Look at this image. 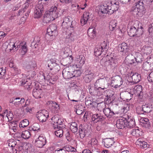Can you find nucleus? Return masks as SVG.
Returning a JSON list of instances; mask_svg holds the SVG:
<instances>
[{
	"label": "nucleus",
	"instance_id": "obj_42",
	"mask_svg": "<svg viewBox=\"0 0 153 153\" xmlns=\"http://www.w3.org/2000/svg\"><path fill=\"white\" fill-rule=\"evenodd\" d=\"M134 132H135L134 136H135L136 138L142 134V132L140 131L137 127H134Z\"/></svg>",
	"mask_w": 153,
	"mask_h": 153
},
{
	"label": "nucleus",
	"instance_id": "obj_33",
	"mask_svg": "<svg viewBox=\"0 0 153 153\" xmlns=\"http://www.w3.org/2000/svg\"><path fill=\"white\" fill-rule=\"evenodd\" d=\"M50 75H47L46 77V80H49L50 82V83H51L52 84H54L55 82L57 80V77L56 76L55 77H50Z\"/></svg>",
	"mask_w": 153,
	"mask_h": 153
},
{
	"label": "nucleus",
	"instance_id": "obj_54",
	"mask_svg": "<svg viewBox=\"0 0 153 153\" xmlns=\"http://www.w3.org/2000/svg\"><path fill=\"white\" fill-rule=\"evenodd\" d=\"M142 140V138H139L137 139V141L135 142V144L137 147H140V146H141V142Z\"/></svg>",
	"mask_w": 153,
	"mask_h": 153
},
{
	"label": "nucleus",
	"instance_id": "obj_26",
	"mask_svg": "<svg viewBox=\"0 0 153 153\" xmlns=\"http://www.w3.org/2000/svg\"><path fill=\"white\" fill-rule=\"evenodd\" d=\"M135 55L136 56V57H134V59L136 61V63L138 64H141L142 62V55L140 53L138 52H136L135 53Z\"/></svg>",
	"mask_w": 153,
	"mask_h": 153
},
{
	"label": "nucleus",
	"instance_id": "obj_53",
	"mask_svg": "<svg viewBox=\"0 0 153 153\" xmlns=\"http://www.w3.org/2000/svg\"><path fill=\"white\" fill-rule=\"evenodd\" d=\"M79 135L81 138H83L85 136V133L83 129L79 128Z\"/></svg>",
	"mask_w": 153,
	"mask_h": 153
},
{
	"label": "nucleus",
	"instance_id": "obj_12",
	"mask_svg": "<svg viewBox=\"0 0 153 153\" xmlns=\"http://www.w3.org/2000/svg\"><path fill=\"white\" fill-rule=\"evenodd\" d=\"M73 57L72 56H66V58H64L62 60V64L65 66H69L73 62Z\"/></svg>",
	"mask_w": 153,
	"mask_h": 153
},
{
	"label": "nucleus",
	"instance_id": "obj_8",
	"mask_svg": "<svg viewBox=\"0 0 153 153\" xmlns=\"http://www.w3.org/2000/svg\"><path fill=\"white\" fill-rule=\"evenodd\" d=\"M84 80L86 83L90 82L94 77V72L89 70H87L85 72Z\"/></svg>",
	"mask_w": 153,
	"mask_h": 153
},
{
	"label": "nucleus",
	"instance_id": "obj_28",
	"mask_svg": "<svg viewBox=\"0 0 153 153\" xmlns=\"http://www.w3.org/2000/svg\"><path fill=\"white\" fill-rule=\"evenodd\" d=\"M52 110L53 111L54 113H57L59 110V105L54 102H52Z\"/></svg>",
	"mask_w": 153,
	"mask_h": 153
},
{
	"label": "nucleus",
	"instance_id": "obj_64",
	"mask_svg": "<svg viewBox=\"0 0 153 153\" xmlns=\"http://www.w3.org/2000/svg\"><path fill=\"white\" fill-rule=\"evenodd\" d=\"M60 1L62 3L65 4H69L71 3L73 0H60Z\"/></svg>",
	"mask_w": 153,
	"mask_h": 153
},
{
	"label": "nucleus",
	"instance_id": "obj_27",
	"mask_svg": "<svg viewBox=\"0 0 153 153\" xmlns=\"http://www.w3.org/2000/svg\"><path fill=\"white\" fill-rule=\"evenodd\" d=\"M152 49L151 47L149 46H144L142 49V51L144 53H146V54H150L152 51Z\"/></svg>",
	"mask_w": 153,
	"mask_h": 153
},
{
	"label": "nucleus",
	"instance_id": "obj_55",
	"mask_svg": "<svg viewBox=\"0 0 153 153\" xmlns=\"http://www.w3.org/2000/svg\"><path fill=\"white\" fill-rule=\"evenodd\" d=\"M147 144L146 142L144 141H143L142 140L141 142V146H140V148L141 149H144L147 147Z\"/></svg>",
	"mask_w": 153,
	"mask_h": 153
},
{
	"label": "nucleus",
	"instance_id": "obj_34",
	"mask_svg": "<svg viewBox=\"0 0 153 153\" xmlns=\"http://www.w3.org/2000/svg\"><path fill=\"white\" fill-rule=\"evenodd\" d=\"M43 12L41 11L40 10H34V17L35 18H39L42 15V14Z\"/></svg>",
	"mask_w": 153,
	"mask_h": 153
},
{
	"label": "nucleus",
	"instance_id": "obj_61",
	"mask_svg": "<svg viewBox=\"0 0 153 153\" xmlns=\"http://www.w3.org/2000/svg\"><path fill=\"white\" fill-rule=\"evenodd\" d=\"M16 142L15 141H13L12 142L10 141L8 145L9 146H11L12 147H14L16 144Z\"/></svg>",
	"mask_w": 153,
	"mask_h": 153
},
{
	"label": "nucleus",
	"instance_id": "obj_58",
	"mask_svg": "<svg viewBox=\"0 0 153 153\" xmlns=\"http://www.w3.org/2000/svg\"><path fill=\"white\" fill-rule=\"evenodd\" d=\"M39 125L38 124L35 123L33 124L32 129L34 131H37L39 129Z\"/></svg>",
	"mask_w": 153,
	"mask_h": 153
},
{
	"label": "nucleus",
	"instance_id": "obj_48",
	"mask_svg": "<svg viewBox=\"0 0 153 153\" xmlns=\"http://www.w3.org/2000/svg\"><path fill=\"white\" fill-rule=\"evenodd\" d=\"M36 145L39 148H42L43 147L46 143V142H42L39 141L37 140H36Z\"/></svg>",
	"mask_w": 153,
	"mask_h": 153
},
{
	"label": "nucleus",
	"instance_id": "obj_6",
	"mask_svg": "<svg viewBox=\"0 0 153 153\" xmlns=\"http://www.w3.org/2000/svg\"><path fill=\"white\" fill-rule=\"evenodd\" d=\"M57 26L55 24L51 25L47 29V34L51 36H55L57 34Z\"/></svg>",
	"mask_w": 153,
	"mask_h": 153
},
{
	"label": "nucleus",
	"instance_id": "obj_2",
	"mask_svg": "<svg viewBox=\"0 0 153 153\" xmlns=\"http://www.w3.org/2000/svg\"><path fill=\"white\" fill-rule=\"evenodd\" d=\"M58 14L57 7L55 6H52L49 11L44 14L43 19L44 22L48 23L54 20L58 17Z\"/></svg>",
	"mask_w": 153,
	"mask_h": 153
},
{
	"label": "nucleus",
	"instance_id": "obj_32",
	"mask_svg": "<svg viewBox=\"0 0 153 153\" xmlns=\"http://www.w3.org/2000/svg\"><path fill=\"white\" fill-rule=\"evenodd\" d=\"M85 57L82 55H80L79 57L77 58V61L79 62V64L80 66H82L85 63Z\"/></svg>",
	"mask_w": 153,
	"mask_h": 153
},
{
	"label": "nucleus",
	"instance_id": "obj_52",
	"mask_svg": "<svg viewBox=\"0 0 153 153\" xmlns=\"http://www.w3.org/2000/svg\"><path fill=\"white\" fill-rule=\"evenodd\" d=\"M21 82L22 85H23L24 87L27 86L28 85H30V83L29 82L28 83V82L27 79H22Z\"/></svg>",
	"mask_w": 153,
	"mask_h": 153
},
{
	"label": "nucleus",
	"instance_id": "obj_9",
	"mask_svg": "<svg viewBox=\"0 0 153 153\" xmlns=\"http://www.w3.org/2000/svg\"><path fill=\"white\" fill-rule=\"evenodd\" d=\"M139 1L135 3L136 4L134 6V12H141L145 10L144 4L143 1Z\"/></svg>",
	"mask_w": 153,
	"mask_h": 153
},
{
	"label": "nucleus",
	"instance_id": "obj_35",
	"mask_svg": "<svg viewBox=\"0 0 153 153\" xmlns=\"http://www.w3.org/2000/svg\"><path fill=\"white\" fill-rule=\"evenodd\" d=\"M55 123L57 124V125L56 126H55L54 127V128L55 129H56L62 128V127H63V126H62L63 123L62 120L61 119L59 118V119L57 120V122H56Z\"/></svg>",
	"mask_w": 153,
	"mask_h": 153
},
{
	"label": "nucleus",
	"instance_id": "obj_50",
	"mask_svg": "<svg viewBox=\"0 0 153 153\" xmlns=\"http://www.w3.org/2000/svg\"><path fill=\"white\" fill-rule=\"evenodd\" d=\"M148 30L151 35H153V23H151L149 25Z\"/></svg>",
	"mask_w": 153,
	"mask_h": 153
},
{
	"label": "nucleus",
	"instance_id": "obj_49",
	"mask_svg": "<svg viewBox=\"0 0 153 153\" xmlns=\"http://www.w3.org/2000/svg\"><path fill=\"white\" fill-rule=\"evenodd\" d=\"M63 147L62 149L58 148L56 150H55L53 152V153H66V152L65 149H64Z\"/></svg>",
	"mask_w": 153,
	"mask_h": 153
},
{
	"label": "nucleus",
	"instance_id": "obj_56",
	"mask_svg": "<svg viewBox=\"0 0 153 153\" xmlns=\"http://www.w3.org/2000/svg\"><path fill=\"white\" fill-rule=\"evenodd\" d=\"M64 51H63V53L64 54H66V56H69V53L70 52V49L68 48H65L64 49Z\"/></svg>",
	"mask_w": 153,
	"mask_h": 153
},
{
	"label": "nucleus",
	"instance_id": "obj_19",
	"mask_svg": "<svg viewBox=\"0 0 153 153\" xmlns=\"http://www.w3.org/2000/svg\"><path fill=\"white\" fill-rule=\"evenodd\" d=\"M103 111L106 117L108 118H111L115 114L113 111L109 108H105L103 109Z\"/></svg>",
	"mask_w": 153,
	"mask_h": 153
},
{
	"label": "nucleus",
	"instance_id": "obj_37",
	"mask_svg": "<svg viewBox=\"0 0 153 153\" xmlns=\"http://www.w3.org/2000/svg\"><path fill=\"white\" fill-rule=\"evenodd\" d=\"M62 128H58L59 129L55 132V134L57 137H61L63 136V131Z\"/></svg>",
	"mask_w": 153,
	"mask_h": 153
},
{
	"label": "nucleus",
	"instance_id": "obj_24",
	"mask_svg": "<svg viewBox=\"0 0 153 153\" xmlns=\"http://www.w3.org/2000/svg\"><path fill=\"white\" fill-rule=\"evenodd\" d=\"M100 48L102 49V50L106 52L109 48V43L107 40L104 41L101 43Z\"/></svg>",
	"mask_w": 153,
	"mask_h": 153
},
{
	"label": "nucleus",
	"instance_id": "obj_29",
	"mask_svg": "<svg viewBox=\"0 0 153 153\" xmlns=\"http://www.w3.org/2000/svg\"><path fill=\"white\" fill-rule=\"evenodd\" d=\"M77 124L75 122L71 123L70 126V128L73 133L76 132L78 129Z\"/></svg>",
	"mask_w": 153,
	"mask_h": 153
},
{
	"label": "nucleus",
	"instance_id": "obj_62",
	"mask_svg": "<svg viewBox=\"0 0 153 153\" xmlns=\"http://www.w3.org/2000/svg\"><path fill=\"white\" fill-rule=\"evenodd\" d=\"M29 3H28L27 2H26L23 5V9L26 11V10L29 7Z\"/></svg>",
	"mask_w": 153,
	"mask_h": 153
},
{
	"label": "nucleus",
	"instance_id": "obj_4",
	"mask_svg": "<svg viewBox=\"0 0 153 153\" xmlns=\"http://www.w3.org/2000/svg\"><path fill=\"white\" fill-rule=\"evenodd\" d=\"M142 86L141 85H134V95L137 97V102L139 103L143 101V99Z\"/></svg>",
	"mask_w": 153,
	"mask_h": 153
},
{
	"label": "nucleus",
	"instance_id": "obj_3",
	"mask_svg": "<svg viewBox=\"0 0 153 153\" xmlns=\"http://www.w3.org/2000/svg\"><path fill=\"white\" fill-rule=\"evenodd\" d=\"M36 117L39 121L42 123L45 122L49 117L48 112L45 110H40L37 112Z\"/></svg>",
	"mask_w": 153,
	"mask_h": 153
},
{
	"label": "nucleus",
	"instance_id": "obj_18",
	"mask_svg": "<svg viewBox=\"0 0 153 153\" xmlns=\"http://www.w3.org/2000/svg\"><path fill=\"white\" fill-rule=\"evenodd\" d=\"M90 18L89 13H84L83 15V17L81 19L80 22L82 26L86 24L87 22L89 20Z\"/></svg>",
	"mask_w": 153,
	"mask_h": 153
},
{
	"label": "nucleus",
	"instance_id": "obj_22",
	"mask_svg": "<svg viewBox=\"0 0 153 153\" xmlns=\"http://www.w3.org/2000/svg\"><path fill=\"white\" fill-rule=\"evenodd\" d=\"M118 49L120 52L126 53L127 51V46L125 42H123L119 44L118 46Z\"/></svg>",
	"mask_w": 153,
	"mask_h": 153
},
{
	"label": "nucleus",
	"instance_id": "obj_39",
	"mask_svg": "<svg viewBox=\"0 0 153 153\" xmlns=\"http://www.w3.org/2000/svg\"><path fill=\"white\" fill-rule=\"evenodd\" d=\"M76 34L74 32L70 33L66 37V38L70 39L71 41H74L76 39Z\"/></svg>",
	"mask_w": 153,
	"mask_h": 153
},
{
	"label": "nucleus",
	"instance_id": "obj_44",
	"mask_svg": "<svg viewBox=\"0 0 153 153\" xmlns=\"http://www.w3.org/2000/svg\"><path fill=\"white\" fill-rule=\"evenodd\" d=\"M72 71L73 77L80 76L81 74V71L79 70H76Z\"/></svg>",
	"mask_w": 153,
	"mask_h": 153
},
{
	"label": "nucleus",
	"instance_id": "obj_10",
	"mask_svg": "<svg viewBox=\"0 0 153 153\" xmlns=\"http://www.w3.org/2000/svg\"><path fill=\"white\" fill-rule=\"evenodd\" d=\"M126 122L127 119L125 118H123L117 120L116 124L117 128L119 129H123L126 127Z\"/></svg>",
	"mask_w": 153,
	"mask_h": 153
},
{
	"label": "nucleus",
	"instance_id": "obj_16",
	"mask_svg": "<svg viewBox=\"0 0 153 153\" xmlns=\"http://www.w3.org/2000/svg\"><path fill=\"white\" fill-rule=\"evenodd\" d=\"M114 138H106L104 139V146L107 148L110 147L114 143Z\"/></svg>",
	"mask_w": 153,
	"mask_h": 153
},
{
	"label": "nucleus",
	"instance_id": "obj_11",
	"mask_svg": "<svg viewBox=\"0 0 153 153\" xmlns=\"http://www.w3.org/2000/svg\"><path fill=\"white\" fill-rule=\"evenodd\" d=\"M91 119L95 123L101 122L104 120L105 118L101 115L100 114H96L92 115Z\"/></svg>",
	"mask_w": 153,
	"mask_h": 153
},
{
	"label": "nucleus",
	"instance_id": "obj_41",
	"mask_svg": "<svg viewBox=\"0 0 153 153\" xmlns=\"http://www.w3.org/2000/svg\"><path fill=\"white\" fill-rule=\"evenodd\" d=\"M29 124V122L27 120L25 119L23 120L21 122V124L19 126L23 128L26 127L28 126Z\"/></svg>",
	"mask_w": 153,
	"mask_h": 153
},
{
	"label": "nucleus",
	"instance_id": "obj_59",
	"mask_svg": "<svg viewBox=\"0 0 153 153\" xmlns=\"http://www.w3.org/2000/svg\"><path fill=\"white\" fill-rule=\"evenodd\" d=\"M59 119V118L58 117V116L57 115H55L51 118V120L53 121L55 123H56V122H57V120Z\"/></svg>",
	"mask_w": 153,
	"mask_h": 153
},
{
	"label": "nucleus",
	"instance_id": "obj_13",
	"mask_svg": "<svg viewBox=\"0 0 153 153\" xmlns=\"http://www.w3.org/2000/svg\"><path fill=\"white\" fill-rule=\"evenodd\" d=\"M140 125L143 127L149 128L151 127V124L149 120L147 118L142 117L140 119Z\"/></svg>",
	"mask_w": 153,
	"mask_h": 153
},
{
	"label": "nucleus",
	"instance_id": "obj_31",
	"mask_svg": "<svg viewBox=\"0 0 153 153\" xmlns=\"http://www.w3.org/2000/svg\"><path fill=\"white\" fill-rule=\"evenodd\" d=\"M126 126L130 128H133L134 125V122L133 120L130 118H128L127 120V122H126Z\"/></svg>",
	"mask_w": 153,
	"mask_h": 153
},
{
	"label": "nucleus",
	"instance_id": "obj_46",
	"mask_svg": "<svg viewBox=\"0 0 153 153\" xmlns=\"http://www.w3.org/2000/svg\"><path fill=\"white\" fill-rule=\"evenodd\" d=\"M6 71L2 67L0 68V79L3 78L5 75Z\"/></svg>",
	"mask_w": 153,
	"mask_h": 153
},
{
	"label": "nucleus",
	"instance_id": "obj_17",
	"mask_svg": "<svg viewBox=\"0 0 153 153\" xmlns=\"http://www.w3.org/2000/svg\"><path fill=\"white\" fill-rule=\"evenodd\" d=\"M108 56L107 55L105 57L103 58L100 61L101 65L105 67H107L110 65V57H108Z\"/></svg>",
	"mask_w": 153,
	"mask_h": 153
},
{
	"label": "nucleus",
	"instance_id": "obj_60",
	"mask_svg": "<svg viewBox=\"0 0 153 153\" xmlns=\"http://www.w3.org/2000/svg\"><path fill=\"white\" fill-rule=\"evenodd\" d=\"M76 22L75 21H72L71 22V24L69 27L71 28H75L76 27Z\"/></svg>",
	"mask_w": 153,
	"mask_h": 153
},
{
	"label": "nucleus",
	"instance_id": "obj_51",
	"mask_svg": "<svg viewBox=\"0 0 153 153\" xmlns=\"http://www.w3.org/2000/svg\"><path fill=\"white\" fill-rule=\"evenodd\" d=\"M110 65L112 67H114L115 66V64L116 62V60L113 57H110Z\"/></svg>",
	"mask_w": 153,
	"mask_h": 153
},
{
	"label": "nucleus",
	"instance_id": "obj_57",
	"mask_svg": "<svg viewBox=\"0 0 153 153\" xmlns=\"http://www.w3.org/2000/svg\"><path fill=\"white\" fill-rule=\"evenodd\" d=\"M36 140L42 142H44V143H45V142H46V141L45 138V137H43L42 136H39Z\"/></svg>",
	"mask_w": 153,
	"mask_h": 153
},
{
	"label": "nucleus",
	"instance_id": "obj_47",
	"mask_svg": "<svg viewBox=\"0 0 153 153\" xmlns=\"http://www.w3.org/2000/svg\"><path fill=\"white\" fill-rule=\"evenodd\" d=\"M134 27L132 26L130 28L129 30L128 31V35L130 37H134Z\"/></svg>",
	"mask_w": 153,
	"mask_h": 153
},
{
	"label": "nucleus",
	"instance_id": "obj_23",
	"mask_svg": "<svg viewBox=\"0 0 153 153\" xmlns=\"http://www.w3.org/2000/svg\"><path fill=\"white\" fill-rule=\"evenodd\" d=\"M152 105L146 104L142 106L143 111L145 112L149 113L152 110Z\"/></svg>",
	"mask_w": 153,
	"mask_h": 153
},
{
	"label": "nucleus",
	"instance_id": "obj_36",
	"mask_svg": "<svg viewBox=\"0 0 153 153\" xmlns=\"http://www.w3.org/2000/svg\"><path fill=\"white\" fill-rule=\"evenodd\" d=\"M141 79V76L140 74L137 73H134V84L139 82Z\"/></svg>",
	"mask_w": 153,
	"mask_h": 153
},
{
	"label": "nucleus",
	"instance_id": "obj_7",
	"mask_svg": "<svg viewBox=\"0 0 153 153\" xmlns=\"http://www.w3.org/2000/svg\"><path fill=\"white\" fill-rule=\"evenodd\" d=\"M17 48L21 50L20 53L22 55H23L25 54L27 51V43L25 42H18Z\"/></svg>",
	"mask_w": 153,
	"mask_h": 153
},
{
	"label": "nucleus",
	"instance_id": "obj_1",
	"mask_svg": "<svg viewBox=\"0 0 153 153\" xmlns=\"http://www.w3.org/2000/svg\"><path fill=\"white\" fill-rule=\"evenodd\" d=\"M119 3L113 0H104L103 4L100 6L99 11L102 13L111 15L117 10L119 7Z\"/></svg>",
	"mask_w": 153,
	"mask_h": 153
},
{
	"label": "nucleus",
	"instance_id": "obj_14",
	"mask_svg": "<svg viewBox=\"0 0 153 153\" xmlns=\"http://www.w3.org/2000/svg\"><path fill=\"white\" fill-rule=\"evenodd\" d=\"M137 24L138 26L137 27H134V29L136 30L134 36H140L143 33V27L140 25V27H139V24L138 23V22L137 21H136L134 22V24Z\"/></svg>",
	"mask_w": 153,
	"mask_h": 153
},
{
	"label": "nucleus",
	"instance_id": "obj_20",
	"mask_svg": "<svg viewBox=\"0 0 153 153\" xmlns=\"http://www.w3.org/2000/svg\"><path fill=\"white\" fill-rule=\"evenodd\" d=\"M102 49L100 48V46L99 47H96L94 51V53L95 56H98L101 54H102V55H105L106 52L103 51Z\"/></svg>",
	"mask_w": 153,
	"mask_h": 153
},
{
	"label": "nucleus",
	"instance_id": "obj_45",
	"mask_svg": "<svg viewBox=\"0 0 153 153\" xmlns=\"http://www.w3.org/2000/svg\"><path fill=\"white\" fill-rule=\"evenodd\" d=\"M104 80H103V78H100L97 79L95 85L96 84L97 85V84L100 86H102V85L104 84Z\"/></svg>",
	"mask_w": 153,
	"mask_h": 153
},
{
	"label": "nucleus",
	"instance_id": "obj_38",
	"mask_svg": "<svg viewBox=\"0 0 153 153\" xmlns=\"http://www.w3.org/2000/svg\"><path fill=\"white\" fill-rule=\"evenodd\" d=\"M91 38H94L96 36V29L95 28H94L93 29L91 28H89V29L88 30V34H89L90 32H91Z\"/></svg>",
	"mask_w": 153,
	"mask_h": 153
},
{
	"label": "nucleus",
	"instance_id": "obj_21",
	"mask_svg": "<svg viewBox=\"0 0 153 153\" xmlns=\"http://www.w3.org/2000/svg\"><path fill=\"white\" fill-rule=\"evenodd\" d=\"M42 91L41 89L34 88L33 90V95L36 98H41V94Z\"/></svg>",
	"mask_w": 153,
	"mask_h": 153
},
{
	"label": "nucleus",
	"instance_id": "obj_25",
	"mask_svg": "<svg viewBox=\"0 0 153 153\" xmlns=\"http://www.w3.org/2000/svg\"><path fill=\"white\" fill-rule=\"evenodd\" d=\"M70 19L68 17H65L63 19L62 25L64 28H68L71 24Z\"/></svg>",
	"mask_w": 153,
	"mask_h": 153
},
{
	"label": "nucleus",
	"instance_id": "obj_40",
	"mask_svg": "<svg viewBox=\"0 0 153 153\" xmlns=\"http://www.w3.org/2000/svg\"><path fill=\"white\" fill-rule=\"evenodd\" d=\"M35 10H40L41 11L43 12L44 7L43 4L42 3L38 4L36 6Z\"/></svg>",
	"mask_w": 153,
	"mask_h": 153
},
{
	"label": "nucleus",
	"instance_id": "obj_43",
	"mask_svg": "<svg viewBox=\"0 0 153 153\" xmlns=\"http://www.w3.org/2000/svg\"><path fill=\"white\" fill-rule=\"evenodd\" d=\"M117 25V23L116 22H110L109 27L110 30L111 31H113L115 29Z\"/></svg>",
	"mask_w": 153,
	"mask_h": 153
},
{
	"label": "nucleus",
	"instance_id": "obj_5",
	"mask_svg": "<svg viewBox=\"0 0 153 153\" xmlns=\"http://www.w3.org/2000/svg\"><path fill=\"white\" fill-rule=\"evenodd\" d=\"M48 67L50 70L53 69L55 71H58L60 69L59 65L57 61L55 59H51L48 61Z\"/></svg>",
	"mask_w": 153,
	"mask_h": 153
},
{
	"label": "nucleus",
	"instance_id": "obj_30",
	"mask_svg": "<svg viewBox=\"0 0 153 153\" xmlns=\"http://www.w3.org/2000/svg\"><path fill=\"white\" fill-rule=\"evenodd\" d=\"M22 137L25 139H28L30 136V133L29 131L25 130L22 131Z\"/></svg>",
	"mask_w": 153,
	"mask_h": 153
},
{
	"label": "nucleus",
	"instance_id": "obj_63",
	"mask_svg": "<svg viewBox=\"0 0 153 153\" xmlns=\"http://www.w3.org/2000/svg\"><path fill=\"white\" fill-rule=\"evenodd\" d=\"M106 99V102L108 103H110L111 102H112V100H111V97H110V96L107 95L106 96V98H105Z\"/></svg>",
	"mask_w": 153,
	"mask_h": 153
},
{
	"label": "nucleus",
	"instance_id": "obj_15",
	"mask_svg": "<svg viewBox=\"0 0 153 153\" xmlns=\"http://www.w3.org/2000/svg\"><path fill=\"white\" fill-rule=\"evenodd\" d=\"M63 77L65 79H68L73 77L72 71H67L64 69L62 72Z\"/></svg>",
	"mask_w": 153,
	"mask_h": 153
}]
</instances>
